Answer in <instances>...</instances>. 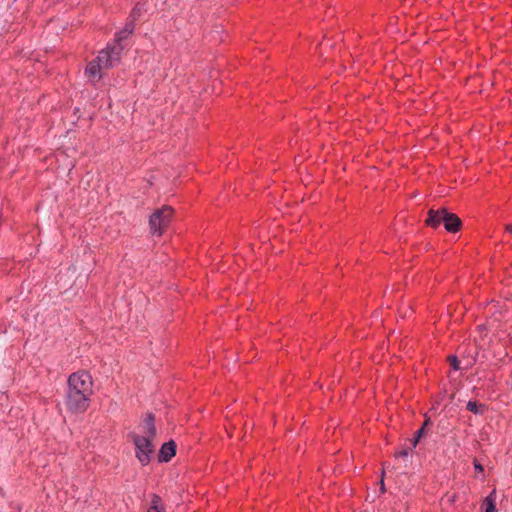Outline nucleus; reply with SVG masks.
I'll return each instance as SVG.
<instances>
[{
	"label": "nucleus",
	"instance_id": "f257e3e1",
	"mask_svg": "<svg viewBox=\"0 0 512 512\" xmlns=\"http://www.w3.org/2000/svg\"><path fill=\"white\" fill-rule=\"evenodd\" d=\"M93 384L91 374L85 370L74 372L68 377L64 405L69 414L81 415L88 410L94 394Z\"/></svg>",
	"mask_w": 512,
	"mask_h": 512
},
{
	"label": "nucleus",
	"instance_id": "f03ea898",
	"mask_svg": "<svg viewBox=\"0 0 512 512\" xmlns=\"http://www.w3.org/2000/svg\"><path fill=\"white\" fill-rule=\"evenodd\" d=\"M141 433L130 435L135 445V456L138 461L146 466L151 462L155 451L154 439L156 437L155 419L152 414H147L140 426Z\"/></svg>",
	"mask_w": 512,
	"mask_h": 512
},
{
	"label": "nucleus",
	"instance_id": "7ed1b4c3",
	"mask_svg": "<svg viewBox=\"0 0 512 512\" xmlns=\"http://www.w3.org/2000/svg\"><path fill=\"white\" fill-rule=\"evenodd\" d=\"M121 48L107 47L99 52L98 56L90 61L85 69V75L91 83H97L102 78V71L112 68L120 61Z\"/></svg>",
	"mask_w": 512,
	"mask_h": 512
},
{
	"label": "nucleus",
	"instance_id": "20e7f679",
	"mask_svg": "<svg viewBox=\"0 0 512 512\" xmlns=\"http://www.w3.org/2000/svg\"><path fill=\"white\" fill-rule=\"evenodd\" d=\"M174 210L170 206H163L155 210L149 218V227L152 235L162 236L169 226Z\"/></svg>",
	"mask_w": 512,
	"mask_h": 512
},
{
	"label": "nucleus",
	"instance_id": "39448f33",
	"mask_svg": "<svg viewBox=\"0 0 512 512\" xmlns=\"http://www.w3.org/2000/svg\"><path fill=\"white\" fill-rule=\"evenodd\" d=\"M443 224L448 232L456 233L461 227V220L456 214L446 210Z\"/></svg>",
	"mask_w": 512,
	"mask_h": 512
},
{
	"label": "nucleus",
	"instance_id": "423d86ee",
	"mask_svg": "<svg viewBox=\"0 0 512 512\" xmlns=\"http://www.w3.org/2000/svg\"><path fill=\"white\" fill-rule=\"evenodd\" d=\"M446 209L441 208L438 210L430 209L428 212V217L426 219V224L432 228L439 227L444 220Z\"/></svg>",
	"mask_w": 512,
	"mask_h": 512
},
{
	"label": "nucleus",
	"instance_id": "0eeeda50",
	"mask_svg": "<svg viewBox=\"0 0 512 512\" xmlns=\"http://www.w3.org/2000/svg\"><path fill=\"white\" fill-rule=\"evenodd\" d=\"M176 454V444L174 441H169L164 443L159 451V461L160 462H168L174 457Z\"/></svg>",
	"mask_w": 512,
	"mask_h": 512
},
{
	"label": "nucleus",
	"instance_id": "6e6552de",
	"mask_svg": "<svg viewBox=\"0 0 512 512\" xmlns=\"http://www.w3.org/2000/svg\"><path fill=\"white\" fill-rule=\"evenodd\" d=\"M134 29H135V22L132 20H129L125 24L124 28L116 34V40L118 42H120V41L126 39L134 32Z\"/></svg>",
	"mask_w": 512,
	"mask_h": 512
},
{
	"label": "nucleus",
	"instance_id": "1a4fd4ad",
	"mask_svg": "<svg viewBox=\"0 0 512 512\" xmlns=\"http://www.w3.org/2000/svg\"><path fill=\"white\" fill-rule=\"evenodd\" d=\"M147 512H164V506L161 498L154 494L151 498V505Z\"/></svg>",
	"mask_w": 512,
	"mask_h": 512
},
{
	"label": "nucleus",
	"instance_id": "9d476101",
	"mask_svg": "<svg viewBox=\"0 0 512 512\" xmlns=\"http://www.w3.org/2000/svg\"><path fill=\"white\" fill-rule=\"evenodd\" d=\"M467 410L474 414H483L485 411V406L476 401H469L467 403Z\"/></svg>",
	"mask_w": 512,
	"mask_h": 512
},
{
	"label": "nucleus",
	"instance_id": "9b49d317",
	"mask_svg": "<svg viewBox=\"0 0 512 512\" xmlns=\"http://www.w3.org/2000/svg\"><path fill=\"white\" fill-rule=\"evenodd\" d=\"M486 509L485 512H496L495 505V491L485 498Z\"/></svg>",
	"mask_w": 512,
	"mask_h": 512
},
{
	"label": "nucleus",
	"instance_id": "f8f14e48",
	"mask_svg": "<svg viewBox=\"0 0 512 512\" xmlns=\"http://www.w3.org/2000/svg\"><path fill=\"white\" fill-rule=\"evenodd\" d=\"M141 12H142V7H141L139 4H137V5L132 9V11H131V14H130V18H131V19H130V20H132V21H134V22H135V21H136V19L140 16Z\"/></svg>",
	"mask_w": 512,
	"mask_h": 512
},
{
	"label": "nucleus",
	"instance_id": "ddd939ff",
	"mask_svg": "<svg viewBox=\"0 0 512 512\" xmlns=\"http://www.w3.org/2000/svg\"><path fill=\"white\" fill-rule=\"evenodd\" d=\"M450 361H451V365L453 366V368L455 370H458L459 369V362H458L457 358L455 356H451L450 357Z\"/></svg>",
	"mask_w": 512,
	"mask_h": 512
},
{
	"label": "nucleus",
	"instance_id": "4468645a",
	"mask_svg": "<svg viewBox=\"0 0 512 512\" xmlns=\"http://www.w3.org/2000/svg\"><path fill=\"white\" fill-rule=\"evenodd\" d=\"M474 468L478 472H483V470H484L483 466L480 463H478L476 460L474 461Z\"/></svg>",
	"mask_w": 512,
	"mask_h": 512
},
{
	"label": "nucleus",
	"instance_id": "2eb2a0df",
	"mask_svg": "<svg viewBox=\"0 0 512 512\" xmlns=\"http://www.w3.org/2000/svg\"><path fill=\"white\" fill-rule=\"evenodd\" d=\"M424 432H425V429H424V426H422L417 432H416V437L417 439H420L423 435H424Z\"/></svg>",
	"mask_w": 512,
	"mask_h": 512
},
{
	"label": "nucleus",
	"instance_id": "dca6fc26",
	"mask_svg": "<svg viewBox=\"0 0 512 512\" xmlns=\"http://www.w3.org/2000/svg\"><path fill=\"white\" fill-rule=\"evenodd\" d=\"M506 231L512 233V224L506 225Z\"/></svg>",
	"mask_w": 512,
	"mask_h": 512
},
{
	"label": "nucleus",
	"instance_id": "f3484780",
	"mask_svg": "<svg viewBox=\"0 0 512 512\" xmlns=\"http://www.w3.org/2000/svg\"><path fill=\"white\" fill-rule=\"evenodd\" d=\"M419 439H417V437L415 436V438L413 439V446L415 447L418 443Z\"/></svg>",
	"mask_w": 512,
	"mask_h": 512
},
{
	"label": "nucleus",
	"instance_id": "a211bd4d",
	"mask_svg": "<svg viewBox=\"0 0 512 512\" xmlns=\"http://www.w3.org/2000/svg\"><path fill=\"white\" fill-rule=\"evenodd\" d=\"M428 423H429V419H426L422 426H424V428H425L428 425Z\"/></svg>",
	"mask_w": 512,
	"mask_h": 512
},
{
	"label": "nucleus",
	"instance_id": "6ab92c4d",
	"mask_svg": "<svg viewBox=\"0 0 512 512\" xmlns=\"http://www.w3.org/2000/svg\"><path fill=\"white\" fill-rule=\"evenodd\" d=\"M381 489H382V491L384 490V481L383 480H381Z\"/></svg>",
	"mask_w": 512,
	"mask_h": 512
},
{
	"label": "nucleus",
	"instance_id": "aec40b11",
	"mask_svg": "<svg viewBox=\"0 0 512 512\" xmlns=\"http://www.w3.org/2000/svg\"><path fill=\"white\" fill-rule=\"evenodd\" d=\"M401 455H402V456H406V455H407V453H406L405 451H403V452H401Z\"/></svg>",
	"mask_w": 512,
	"mask_h": 512
}]
</instances>
